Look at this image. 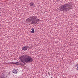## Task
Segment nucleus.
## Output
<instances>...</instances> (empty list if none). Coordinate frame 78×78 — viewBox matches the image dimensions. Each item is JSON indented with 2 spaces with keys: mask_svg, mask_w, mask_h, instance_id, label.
<instances>
[{
  "mask_svg": "<svg viewBox=\"0 0 78 78\" xmlns=\"http://www.w3.org/2000/svg\"><path fill=\"white\" fill-rule=\"evenodd\" d=\"M76 70H78V65H76Z\"/></svg>",
  "mask_w": 78,
  "mask_h": 78,
  "instance_id": "nucleus-11",
  "label": "nucleus"
},
{
  "mask_svg": "<svg viewBox=\"0 0 78 78\" xmlns=\"http://www.w3.org/2000/svg\"><path fill=\"white\" fill-rule=\"evenodd\" d=\"M32 31H30V33H34V29L32 28L31 29Z\"/></svg>",
  "mask_w": 78,
  "mask_h": 78,
  "instance_id": "nucleus-9",
  "label": "nucleus"
},
{
  "mask_svg": "<svg viewBox=\"0 0 78 78\" xmlns=\"http://www.w3.org/2000/svg\"><path fill=\"white\" fill-rule=\"evenodd\" d=\"M20 59L21 60V62L24 63V64L28 63V62H31L33 61V58H31V57L27 55H25L21 56L20 58Z\"/></svg>",
  "mask_w": 78,
  "mask_h": 78,
  "instance_id": "nucleus-1",
  "label": "nucleus"
},
{
  "mask_svg": "<svg viewBox=\"0 0 78 78\" xmlns=\"http://www.w3.org/2000/svg\"><path fill=\"white\" fill-rule=\"evenodd\" d=\"M17 72H19V70L16 69H14L12 71L13 73L15 74H17Z\"/></svg>",
  "mask_w": 78,
  "mask_h": 78,
  "instance_id": "nucleus-5",
  "label": "nucleus"
},
{
  "mask_svg": "<svg viewBox=\"0 0 78 78\" xmlns=\"http://www.w3.org/2000/svg\"><path fill=\"white\" fill-rule=\"evenodd\" d=\"M30 6H34V2H31L30 3Z\"/></svg>",
  "mask_w": 78,
  "mask_h": 78,
  "instance_id": "nucleus-8",
  "label": "nucleus"
},
{
  "mask_svg": "<svg viewBox=\"0 0 78 78\" xmlns=\"http://www.w3.org/2000/svg\"><path fill=\"white\" fill-rule=\"evenodd\" d=\"M37 18V16H34L32 17H31L29 18L28 19V20H39V19H36Z\"/></svg>",
  "mask_w": 78,
  "mask_h": 78,
  "instance_id": "nucleus-3",
  "label": "nucleus"
},
{
  "mask_svg": "<svg viewBox=\"0 0 78 78\" xmlns=\"http://www.w3.org/2000/svg\"><path fill=\"white\" fill-rule=\"evenodd\" d=\"M73 8V7L72 6V5L70 4H66L62 5V7L60 8V10L63 12H67Z\"/></svg>",
  "mask_w": 78,
  "mask_h": 78,
  "instance_id": "nucleus-2",
  "label": "nucleus"
},
{
  "mask_svg": "<svg viewBox=\"0 0 78 78\" xmlns=\"http://www.w3.org/2000/svg\"><path fill=\"white\" fill-rule=\"evenodd\" d=\"M30 22H31V20H26V21H25V22H26V23H27V22L28 23Z\"/></svg>",
  "mask_w": 78,
  "mask_h": 78,
  "instance_id": "nucleus-10",
  "label": "nucleus"
},
{
  "mask_svg": "<svg viewBox=\"0 0 78 78\" xmlns=\"http://www.w3.org/2000/svg\"><path fill=\"white\" fill-rule=\"evenodd\" d=\"M11 64H16V65H19H19H20L21 64L20 63L18 62L15 63L13 62H12L11 63Z\"/></svg>",
  "mask_w": 78,
  "mask_h": 78,
  "instance_id": "nucleus-6",
  "label": "nucleus"
},
{
  "mask_svg": "<svg viewBox=\"0 0 78 78\" xmlns=\"http://www.w3.org/2000/svg\"><path fill=\"white\" fill-rule=\"evenodd\" d=\"M32 23L33 24H34V23H37V20H33L32 21Z\"/></svg>",
  "mask_w": 78,
  "mask_h": 78,
  "instance_id": "nucleus-7",
  "label": "nucleus"
},
{
  "mask_svg": "<svg viewBox=\"0 0 78 78\" xmlns=\"http://www.w3.org/2000/svg\"><path fill=\"white\" fill-rule=\"evenodd\" d=\"M1 78H3V76H1Z\"/></svg>",
  "mask_w": 78,
  "mask_h": 78,
  "instance_id": "nucleus-12",
  "label": "nucleus"
},
{
  "mask_svg": "<svg viewBox=\"0 0 78 78\" xmlns=\"http://www.w3.org/2000/svg\"><path fill=\"white\" fill-rule=\"evenodd\" d=\"M28 48L27 47V46H24L22 48V50L24 51H26L27 50Z\"/></svg>",
  "mask_w": 78,
  "mask_h": 78,
  "instance_id": "nucleus-4",
  "label": "nucleus"
}]
</instances>
